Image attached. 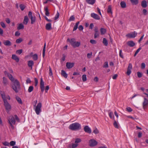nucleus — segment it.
<instances>
[{
	"label": "nucleus",
	"instance_id": "obj_1",
	"mask_svg": "<svg viewBox=\"0 0 148 148\" xmlns=\"http://www.w3.org/2000/svg\"><path fill=\"white\" fill-rule=\"evenodd\" d=\"M0 93L3 100L5 109L8 111L10 110L11 109V106L6 99V95L5 92L3 91H1Z\"/></svg>",
	"mask_w": 148,
	"mask_h": 148
},
{
	"label": "nucleus",
	"instance_id": "obj_2",
	"mask_svg": "<svg viewBox=\"0 0 148 148\" xmlns=\"http://www.w3.org/2000/svg\"><path fill=\"white\" fill-rule=\"evenodd\" d=\"M12 87L16 93L18 92L20 90V85L19 82L17 79H15L13 82Z\"/></svg>",
	"mask_w": 148,
	"mask_h": 148
},
{
	"label": "nucleus",
	"instance_id": "obj_3",
	"mask_svg": "<svg viewBox=\"0 0 148 148\" xmlns=\"http://www.w3.org/2000/svg\"><path fill=\"white\" fill-rule=\"evenodd\" d=\"M69 128L72 130H78L81 129V126L79 123H75L71 124Z\"/></svg>",
	"mask_w": 148,
	"mask_h": 148
},
{
	"label": "nucleus",
	"instance_id": "obj_4",
	"mask_svg": "<svg viewBox=\"0 0 148 148\" xmlns=\"http://www.w3.org/2000/svg\"><path fill=\"white\" fill-rule=\"evenodd\" d=\"M8 123L10 125L11 128L14 129V128L13 125H15L16 121L14 116L12 115H11L8 116Z\"/></svg>",
	"mask_w": 148,
	"mask_h": 148
},
{
	"label": "nucleus",
	"instance_id": "obj_5",
	"mask_svg": "<svg viewBox=\"0 0 148 148\" xmlns=\"http://www.w3.org/2000/svg\"><path fill=\"white\" fill-rule=\"evenodd\" d=\"M75 41V39L74 38H72L70 40L71 44L74 48L79 47L81 44L80 42H76Z\"/></svg>",
	"mask_w": 148,
	"mask_h": 148
},
{
	"label": "nucleus",
	"instance_id": "obj_6",
	"mask_svg": "<svg viewBox=\"0 0 148 148\" xmlns=\"http://www.w3.org/2000/svg\"><path fill=\"white\" fill-rule=\"evenodd\" d=\"M29 18L30 19L31 21V24H33L36 21V18L35 16H34L32 15V14L31 11H29L28 14Z\"/></svg>",
	"mask_w": 148,
	"mask_h": 148
},
{
	"label": "nucleus",
	"instance_id": "obj_7",
	"mask_svg": "<svg viewBox=\"0 0 148 148\" xmlns=\"http://www.w3.org/2000/svg\"><path fill=\"white\" fill-rule=\"evenodd\" d=\"M42 107V104L41 103H39L36 106L35 111L37 115L39 114L41 112V108Z\"/></svg>",
	"mask_w": 148,
	"mask_h": 148
},
{
	"label": "nucleus",
	"instance_id": "obj_8",
	"mask_svg": "<svg viewBox=\"0 0 148 148\" xmlns=\"http://www.w3.org/2000/svg\"><path fill=\"white\" fill-rule=\"evenodd\" d=\"M97 142L93 139H91L89 141V145L90 147H94L97 145Z\"/></svg>",
	"mask_w": 148,
	"mask_h": 148
},
{
	"label": "nucleus",
	"instance_id": "obj_9",
	"mask_svg": "<svg viewBox=\"0 0 148 148\" xmlns=\"http://www.w3.org/2000/svg\"><path fill=\"white\" fill-rule=\"evenodd\" d=\"M94 31L95 32L94 37L95 38H96L99 36V34L98 28L97 27H95Z\"/></svg>",
	"mask_w": 148,
	"mask_h": 148
},
{
	"label": "nucleus",
	"instance_id": "obj_10",
	"mask_svg": "<svg viewBox=\"0 0 148 148\" xmlns=\"http://www.w3.org/2000/svg\"><path fill=\"white\" fill-rule=\"evenodd\" d=\"M137 35V33L134 31L132 33L127 34L126 36L130 38H134Z\"/></svg>",
	"mask_w": 148,
	"mask_h": 148
},
{
	"label": "nucleus",
	"instance_id": "obj_11",
	"mask_svg": "<svg viewBox=\"0 0 148 148\" xmlns=\"http://www.w3.org/2000/svg\"><path fill=\"white\" fill-rule=\"evenodd\" d=\"M40 88L41 91L43 92L45 90V86L44 83L42 78H40Z\"/></svg>",
	"mask_w": 148,
	"mask_h": 148
},
{
	"label": "nucleus",
	"instance_id": "obj_12",
	"mask_svg": "<svg viewBox=\"0 0 148 148\" xmlns=\"http://www.w3.org/2000/svg\"><path fill=\"white\" fill-rule=\"evenodd\" d=\"M84 131L87 133L90 134L91 133L92 131L88 125H86L84 126Z\"/></svg>",
	"mask_w": 148,
	"mask_h": 148
},
{
	"label": "nucleus",
	"instance_id": "obj_13",
	"mask_svg": "<svg viewBox=\"0 0 148 148\" xmlns=\"http://www.w3.org/2000/svg\"><path fill=\"white\" fill-rule=\"evenodd\" d=\"M74 63L73 62H67L66 64V66L68 69L72 68L74 66Z\"/></svg>",
	"mask_w": 148,
	"mask_h": 148
},
{
	"label": "nucleus",
	"instance_id": "obj_14",
	"mask_svg": "<svg viewBox=\"0 0 148 148\" xmlns=\"http://www.w3.org/2000/svg\"><path fill=\"white\" fill-rule=\"evenodd\" d=\"M91 16L96 20H99L100 17L97 14L94 13H92L90 15Z\"/></svg>",
	"mask_w": 148,
	"mask_h": 148
},
{
	"label": "nucleus",
	"instance_id": "obj_15",
	"mask_svg": "<svg viewBox=\"0 0 148 148\" xmlns=\"http://www.w3.org/2000/svg\"><path fill=\"white\" fill-rule=\"evenodd\" d=\"M148 105V100L145 98H144V101L143 103V108L144 109H145V107L146 106Z\"/></svg>",
	"mask_w": 148,
	"mask_h": 148
},
{
	"label": "nucleus",
	"instance_id": "obj_16",
	"mask_svg": "<svg viewBox=\"0 0 148 148\" xmlns=\"http://www.w3.org/2000/svg\"><path fill=\"white\" fill-rule=\"evenodd\" d=\"M127 45L130 47H133L135 45V43L132 41H130L127 42Z\"/></svg>",
	"mask_w": 148,
	"mask_h": 148
},
{
	"label": "nucleus",
	"instance_id": "obj_17",
	"mask_svg": "<svg viewBox=\"0 0 148 148\" xmlns=\"http://www.w3.org/2000/svg\"><path fill=\"white\" fill-rule=\"evenodd\" d=\"M3 83L5 86H7L8 84V82L7 78L5 77L3 78Z\"/></svg>",
	"mask_w": 148,
	"mask_h": 148
},
{
	"label": "nucleus",
	"instance_id": "obj_18",
	"mask_svg": "<svg viewBox=\"0 0 148 148\" xmlns=\"http://www.w3.org/2000/svg\"><path fill=\"white\" fill-rule=\"evenodd\" d=\"M12 59L15 60L16 62H18L19 61L18 58L15 55H12Z\"/></svg>",
	"mask_w": 148,
	"mask_h": 148
},
{
	"label": "nucleus",
	"instance_id": "obj_19",
	"mask_svg": "<svg viewBox=\"0 0 148 148\" xmlns=\"http://www.w3.org/2000/svg\"><path fill=\"white\" fill-rule=\"evenodd\" d=\"M141 5L143 8H145L147 6V2L145 0H143L141 2Z\"/></svg>",
	"mask_w": 148,
	"mask_h": 148
},
{
	"label": "nucleus",
	"instance_id": "obj_20",
	"mask_svg": "<svg viewBox=\"0 0 148 148\" xmlns=\"http://www.w3.org/2000/svg\"><path fill=\"white\" fill-rule=\"evenodd\" d=\"M46 29L48 30H50L51 29V24L50 23H49L46 24L45 26Z\"/></svg>",
	"mask_w": 148,
	"mask_h": 148
},
{
	"label": "nucleus",
	"instance_id": "obj_21",
	"mask_svg": "<svg viewBox=\"0 0 148 148\" xmlns=\"http://www.w3.org/2000/svg\"><path fill=\"white\" fill-rule=\"evenodd\" d=\"M7 76L9 79L12 82H13L14 80V79L12 75L9 73H7Z\"/></svg>",
	"mask_w": 148,
	"mask_h": 148
},
{
	"label": "nucleus",
	"instance_id": "obj_22",
	"mask_svg": "<svg viewBox=\"0 0 148 148\" xmlns=\"http://www.w3.org/2000/svg\"><path fill=\"white\" fill-rule=\"evenodd\" d=\"M29 21V18L27 16H25L24 17V20L23 21V23L25 25H26Z\"/></svg>",
	"mask_w": 148,
	"mask_h": 148
},
{
	"label": "nucleus",
	"instance_id": "obj_23",
	"mask_svg": "<svg viewBox=\"0 0 148 148\" xmlns=\"http://www.w3.org/2000/svg\"><path fill=\"white\" fill-rule=\"evenodd\" d=\"M3 44L5 46H9L11 45V42L9 40H6L3 42Z\"/></svg>",
	"mask_w": 148,
	"mask_h": 148
},
{
	"label": "nucleus",
	"instance_id": "obj_24",
	"mask_svg": "<svg viewBox=\"0 0 148 148\" xmlns=\"http://www.w3.org/2000/svg\"><path fill=\"white\" fill-rule=\"evenodd\" d=\"M34 64V62L32 60L28 61V66L31 68V69H32V66Z\"/></svg>",
	"mask_w": 148,
	"mask_h": 148
},
{
	"label": "nucleus",
	"instance_id": "obj_25",
	"mask_svg": "<svg viewBox=\"0 0 148 148\" xmlns=\"http://www.w3.org/2000/svg\"><path fill=\"white\" fill-rule=\"evenodd\" d=\"M86 1L88 4L92 5L95 3V0H86Z\"/></svg>",
	"mask_w": 148,
	"mask_h": 148
},
{
	"label": "nucleus",
	"instance_id": "obj_26",
	"mask_svg": "<svg viewBox=\"0 0 148 148\" xmlns=\"http://www.w3.org/2000/svg\"><path fill=\"white\" fill-rule=\"evenodd\" d=\"M120 5L122 8H125L126 7V4L124 1H121L120 3Z\"/></svg>",
	"mask_w": 148,
	"mask_h": 148
},
{
	"label": "nucleus",
	"instance_id": "obj_27",
	"mask_svg": "<svg viewBox=\"0 0 148 148\" xmlns=\"http://www.w3.org/2000/svg\"><path fill=\"white\" fill-rule=\"evenodd\" d=\"M101 34L103 35L105 34L106 32V30L104 28H101L100 29Z\"/></svg>",
	"mask_w": 148,
	"mask_h": 148
},
{
	"label": "nucleus",
	"instance_id": "obj_28",
	"mask_svg": "<svg viewBox=\"0 0 148 148\" xmlns=\"http://www.w3.org/2000/svg\"><path fill=\"white\" fill-rule=\"evenodd\" d=\"M61 74L65 78H66L67 77V74L66 73L65 71L64 70H62Z\"/></svg>",
	"mask_w": 148,
	"mask_h": 148
},
{
	"label": "nucleus",
	"instance_id": "obj_29",
	"mask_svg": "<svg viewBox=\"0 0 148 148\" xmlns=\"http://www.w3.org/2000/svg\"><path fill=\"white\" fill-rule=\"evenodd\" d=\"M24 26L23 25L22 23L19 24L18 25V26L17 27V29L18 30H20L21 29H24Z\"/></svg>",
	"mask_w": 148,
	"mask_h": 148
},
{
	"label": "nucleus",
	"instance_id": "obj_30",
	"mask_svg": "<svg viewBox=\"0 0 148 148\" xmlns=\"http://www.w3.org/2000/svg\"><path fill=\"white\" fill-rule=\"evenodd\" d=\"M107 12L108 13L112 14L111 6V5H109L108 6V8L107 9Z\"/></svg>",
	"mask_w": 148,
	"mask_h": 148
},
{
	"label": "nucleus",
	"instance_id": "obj_31",
	"mask_svg": "<svg viewBox=\"0 0 148 148\" xmlns=\"http://www.w3.org/2000/svg\"><path fill=\"white\" fill-rule=\"evenodd\" d=\"M45 15L47 16H49V12L48 8L47 7L45 8Z\"/></svg>",
	"mask_w": 148,
	"mask_h": 148
},
{
	"label": "nucleus",
	"instance_id": "obj_32",
	"mask_svg": "<svg viewBox=\"0 0 148 148\" xmlns=\"http://www.w3.org/2000/svg\"><path fill=\"white\" fill-rule=\"evenodd\" d=\"M79 23V21H78L77 23H76L75 25L74 26V27L73 28V31H75L77 29V28H78V26Z\"/></svg>",
	"mask_w": 148,
	"mask_h": 148
},
{
	"label": "nucleus",
	"instance_id": "obj_33",
	"mask_svg": "<svg viewBox=\"0 0 148 148\" xmlns=\"http://www.w3.org/2000/svg\"><path fill=\"white\" fill-rule=\"evenodd\" d=\"M45 48H46V43H45L44 44V47L42 51V56L43 58L44 57L45 55Z\"/></svg>",
	"mask_w": 148,
	"mask_h": 148
},
{
	"label": "nucleus",
	"instance_id": "obj_34",
	"mask_svg": "<svg viewBox=\"0 0 148 148\" xmlns=\"http://www.w3.org/2000/svg\"><path fill=\"white\" fill-rule=\"evenodd\" d=\"M103 43L106 46H107L108 45V41L106 38H103Z\"/></svg>",
	"mask_w": 148,
	"mask_h": 148
},
{
	"label": "nucleus",
	"instance_id": "obj_35",
	"mask_svg": "<svg viewBox=\"0 0 148 148\" xmlns=\"http://www.w3.org/2000/svg\"><path fill=\"white\" fill-rule=\"evenodd\" d=\"M16 99L18 102L20 104H22V102L21 99L18 97H16Z\"/></svg>",
	"mask_w": 148,
	"mask_h": 148
},
{
	"label": "nucleus",
	"instance_id": "obj_36",
	"mask_svg": "<svg viewBox=\"0 0 148 148\" xmlns=\"http://www.w3.org/2000/svg\"><path fill=\"white\" fill-rule=\"evenodd\" d=\"M131 2L135 5H137L138 3V0H130Z\"/></svg>",
	"mask_w": 148,
	"mask_h": 148
},
{
	"label": "nucleus",
	"instance_id": "obj_37",
	"mask_svg": "<svg viewBox=\"0 0 148 148\" xmlns=\"http://www.w3.org/2000/svg\"><path fill=\"white\" fill-rule=\"evenodd\" d=\"M113 125L115 128H119V126L118 125V123H117V122L115 120H114V121Z\"/></svg>",
	"mask_w": 148,
	"mask_h": 148
},
{
	"label": "nucleus",
	"instance_id": "obj_38",
	"mask_svg": "<svg viewBox=\"0 0 148 148\" xmlns=\"http://www.w3.org/2000/svg\"><path fill=\"white\" fill-rule=\"evenodd\" d=\"M33 59L34 60H36L38 59V55L37 54H35L32 56Z\"/></svg>",
	"mask_w": 148,
	"mask_h": 148
},
{
	"label": "nucleus",
	"instance_id": "obj_39",
	"mask_svg": "<svg viewBox=\"0 0 148 148\" xmlns=\"http://www.w3.org/2000/svg\"><path fill=\"white\" fill-rule=\"evenodd\" d=\"M33 89L34 87L32 86H29L28 90V92H31L33 90Z\"/></svg>",
	"mask_w": 148,
	"mask_h": 148
},
{
	"label": "nucleus",
	"instance_id": "obj_40",
	"mask_svg": "<svg viewBox=\"0 0 148 148\" xmlns=\"http://www.w3.org/2000/svg\"><path fill=\"white\" fill-rule=\"evenodd\" d=\"M20 8L21 10L23 11L25 8V6L23 4H21L19 5Z\"/></svg>",
	"mask_w": 148,
	"mask_h": 148
},
{
	"label": "nucleus",
	"instance_id": "obj_41",
	"mask_svg": "<svg viewBox=\"0 0 148 148\" xmlns=\"http://www.w3.org/2000/svg\"><path fill=\"white\" fill-rule=\"evenodd\" d=\"M23 41V39L21 38H19L18 39H16V42L17 43H20Z\"/></svg>",
	"mask_w": 148,
	"mask_h": 148
},
{
	"label": "nucleus",
	"instance_id": "obj_42",
	"mask_svg": "<svg viewBox=\"0 0 148 148\" xmlns=\"http://www.w3.org/2000/svg\"><path fill=\"white\" fill-rule=\"evenodd\" d=\"M82 79L83 82H85L86 80V75L84 74L82 75Z\"/></svg>",
	"mask_w": 148,
	"mask_h": 148
},
{
	"label": "nucleus",
	"instance_id": "obj_43",
	"mask_svg": "<svg viewBox=\"0 0 148 148\" xmlns=\"http://www.w3.org/2000/svg\"><path fill=\"white\" fill-rule=\"evenodd\" d=\"M81 141V139L79 138H77L75 139V143L77 144V143H80Z\"/></svg>",
	"mask_w": 148,
	"mask_h": 148
},
{
	"label": "nucleus",
	"instance_id": "obj_44",
	"mask_svg": "<svg viewBox=\"0 0 148 148\" xmlns=\"http://www.w3.org/2000/svg\"><path fill=\"white\" fill-rule=\"evenodd\" d=\"M49 75L50 76L52 75L53 73L52 72V71L51 70V68L50 66L49 67Z\"/></svg>",
	"mask_w": 148,
	"mask_h": 148
},
{
	"label": "nucleus",
	"instance_id": "obj_45",
	"mask_svg": "<svg viewBox=\"0 0 148 148\" xmlns=\"http://www.w3.org/2000/svg\"><path fill=\"white\" fill-rule=\"evenodd\" d=\"M93 132L95 133V134H98L99 133V132L97 128H96L93 131Z\"/></svg>",
	"mask_w": 148,
	"mask_h": 148
},
{
	"label": "nucleus",
	"instance_id": "obj_46",
	"mask_svg": "<svg viewBox=\"0 0 148 148\" xmlns=\"http://www.w3.org/2000/svg\"><path fill=\"white\" fill-rule=\"evenodd\" d=\"M143 13L144 15H146L147 14V12L146 9H143Z\"/></svg>",
	"mask_w": 148,
	"mask_h": 148
},
{
	"label": "nucleus",
	"instance_id": "obj_47",
	"mask_svg": "<svg viewBox=\"0 0 148 148\" xmlns=\"http://www.w3.org/2000/svg\"><path fill=\"white\" fill-rule=\"evenodd\" d=\"M59 13L58 12L57 13V14L54 18V20H56L59 17Z\"/></svg>",
	"mask_w": 148,
	"mask_h": 148
},
{
	"label": "nucleus",
	"instance_id": "obj_48",
	"mask_svg": "<svg viewBox=\"0 0 148 148\" xmlns=\"http://www.w3.org/2000/svg\"><path fill=\"white\" fill-rule=\"evenodd\" d=\"M141 49V47H139L136 51L134 54V56H135L139 51Z\"/></svg>",
	"mask_w": 148,
	"mask_h": 148
},
{
	"label": "nucleus",
	"instance_id": "obj_49",
	"mask_svg": "<svg viewBox=\"0 0 148 148\" xmlns=\"http://www.w3.org/2000/svg\"><path fill=\"white\" fill-rule=\"evenodd\" d=\"M22 51H23V50L22 49L18 50L16 51V53L17 54H21L22 53Z\"/></svg>",
	"mask_w": 148,
	"mask_h": 148
},
{
	"label": "nucleus",
	"instance_id": "obj_50",
	"mask_svg": "<svg viewBox=\"0 0 148 148\" xmlns=\"http://www.w3.org/2000/svg\"><path fill=\"white\" fill-rule=\"evenodd\" d=\"M90 42L92 44H95L97 43V42L96 40L92 39L90 40Z\"/></svg>",
	"mask_w": 148,
	"mask_h": 148
},
{
	"label": "nucleus",
	"instance_id": "obj_51",
	"mask_svg": "<svg viewBox=\"0 0 148 148\" xmlns=\"http://www.w3.org/2000/svg\"><path fill=\"white\" fill-rule=\"evenodd\" d=\"M75 19V17H74V16H71L69 19V21H73Z\"/></svg>",
	"mask_w": 148,
	"mask_h": 148
},
{
	"label": "nucleus",
	"instance_id": "obj_52",
	"mask_svg": "<svg viewBox=\"0 0 148 148\" xmlns=\"http://www.w3.org/2000/svg\"><path fill=\"white\" fill-rule=\"evenodd\" d=\"M16 143V142L15 141H12L10 142V145L11 146H14V145H15Z\"/></svg>",
	"mask_w": 148,
	"mask_h": 148
},
{
	"label": "nucleus",
	"instance_id": "obj_53",
	"mask_svg": "<svg viewBox=\"0 0 148 148\" xmlns=\"http://www.w3.org/2000/svg\"><path fill=\"white\" fill-rule=\"evenodd\" d=\"M34 79L35 82V86H36L38 85V79H37L36 78H34Z\"/></svg>",
	"mask_w": 148,
	"mask_h": 148
},
{
	"label": "nucleus",
	"instance_id": "obj_54",
	"mask_svg": "<svg viewBox=\"0 0 148 148\" xmlns=\"http://www.w3.org/2000/svg\"><path fill=\"white\" fill-rule=\"evenodd\" d=\"M137 73L138 76L139 78H140L142 77V74L140 72H137Z\"/></svg>",
	"mask_w": 148,
	"mask_h": 148
},
{
	"label": "nucleus",
	"instance_id": "obj_55",
	"mask_svg": "<svg viewBox=\"0 0 148 148\" xmlns=\"http://www.w3.org/2000/svg\"><path fill=\"white\" fill-rule=\"evenodd\" d=\"M126 109L128 112H131L132 111V109L130 107H127Z\"/></svg>",
	"mask_w": 148,
	"mask_h": 148
},
{
	"label": "nucleus",
	"instance_id": "obj_56",
	"mask_svg": "<svg viewBox=\"0 0 148 148\" xmlns=\"http://www.w3.org/2000/svg\"><path fill=\"white\" fill-rule=\"evenodd\" d=\"M122 54V50H120L119 51V56L121 58H123V56Z\"/></svg>",
	"mask_w": 148,
	"mask_h": 148
},
{
	"label": "nucleus",
	"instance_id": "obj_57",
	"mask_svg": "<svg viewBox=\"0 0 148 148\" xmlns=\"http://www.w3.org/2000/svg\"><path fill=\"white\" fill-rule=\"evenodd\" d=\"M132 69V66L131 63H130L129 64L127 69L131 70Z\"/></svg>",
	"mask_w": 148,
	"mask_h": 148
},
{
	"label": "nucleus",
	"instance_id": "obj_58",
	"mask_svg": "<svg viewBox=\"0 0 148 148\" xmlns=\"http://www.w3.org/2000/svg\"><path fill=\"white\" fill-rule=\"evenodd\" d=\"M145 64L144 63H142L141 64V68L142 69H143L145 68Z\"/></svg>",
	"mask_w": 148,
	"mask_h": 148
},
{
	"label": "nucleus",
	"instance_id": "obj_59",
	"mask_svg": "<svg viewBox=\"0 0 148 148\" xmlns=\"http://www.w3.org/2000/svg\"><path fill=\"white\" fill-rule=\"evenodd\" d=\"M109 116L111 119H112L113 118V116L114 117L113 113L112 112H110L109 113Z\"/></svg>",
	"mask_w": 148,
	"mask_h": 148
},
{
	"label": "nucleus",
	"instance_id": "obj_60",
	"mask_svg": "<svg viewBox=\"0 0 148 148\" xmlns=\"http://www.w3.org/2000/svg\"><path fill=\"white\" fill-rule=\"evenodd\" d=\"M78 145V144L76 143H73L72 145V148H75Z\"/></svg>",
	"mask_w": 148,
	"mask_h": 148
},
{
	"label": "nucleus",
	"instance_id": "obj_61",
	"mask_svg": "<svg viewBox=\"0 0 148 148\" xmlns=\"http://www.w3.org/2000/svg\"><path fill=\"white\" fill-rule=\"evenodd\" d=\"M0 24L1 25V26L4 28H5V27L6 26H5V23L2 22H1L0 23Z\"/></svg>",
	"mask_w": 148,
	"mask_h": 148
},
{
	"label": "nucleus",
	"instance_id": "obj_62",
	"mask_svg": "<svg viewBox=\"0 0 148 148\" xmlns=\"http://www.w3.org/2000/svg\"><path fill=\"white\" fill-rule=\"evenodd\" d=\"M3 144L5 146H9V143L6 141L3 143Z\"/></svg>",
	"mask_w": 148,
	"mask_h": 148
},
{
	"label": "nucleus",
	"instance_id": "obj_63",
	"mask_svg": "<svg viewBox=\"0 0 148 148\" xmlns=\"http://www.w3.org/2000/svg\"><path fill=\"white\" fill-rule=\"evenodd\" d=\"M108 65L107 62H105L104 63V65L103 66L104 68H108Z\"/></svg>",
	"mask_w": 148,
	"mask_h": 148
},
{
	"label": "nucleus",
	"instance_id": "obj_64",
	"mask_svg": "<svg viewBox=\"0 0 148 148\" xmlns=\"http://www.w3.org/2000/svg\"><path fill=\"white\" fill-rule=\"evenodd\" d=\"M14 117L16 120L18 122H19V119L18 117L16 115H14Z\"/></svg>",
	"mask_w": 148,
	"mask_h": 148
}]
</instances>
